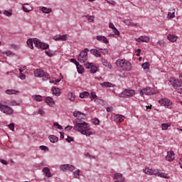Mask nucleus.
<instances>
[{
  "label": "nucleus",
  "instance_id": "17",
  "mask_svg": "<svg viewBox=\"0 0 182 182\" xmlns=\"http://www.w3.org/2000/svg\"><path fill=\"white\" fill-rule=\"evenodd\" d=\"M42 172L43 173L45 177L47 178H50L52 177V174L50 173V170H49L48 167H45L43 168Z\"/></svg>",
  "mask_w": 182,
  "mask_h": 182
},
{
  "label": "nucleus",
  "instance_id": "53",
  "mask_svg": "<svg viewBox=\"0 0 182 182\" xmlns=\"http://www.w3.org/2000/svg\"><path fill=\"white\" fill-rule=\"evenodd\" d=\"M159 103L161 104V106H166V105H167L166 101L164 100V99L159 100Z\"/></svg>",
  "mask_w": 182,
  "mask_h": 182
},
{
  "label": "nucleus",
  "instance_id": "57",
  "mask_svg": "<svg viewBox=\"0 0 182 182\" xmlns=\"http://www.w3.org/2000/svg\"><path fill=\"white\" fill-rule=\"evenodd\" d=\"M124 23H125L127 25H128V26H129V25H132V20H130V18L125 19L124 21Z\"/></svg>",
  "mask_w": 182,
  "mask_h": 182
},
{
  "label": "nucleus",
  "instance_id": "43",
  "mask_svg": "<svg viewBox=\"0 0 182 182\" xmlns=\"http://www.w3.org/2000/svg\"><path fill=\"white\" fill-rule=\"evenodd\" d=\"M157 43L161 48H164L166 46V42H164V41H163V40L158 41Z\"/></svg>",
  "mask_w": 182,
  "mask_h": 182
},
{
  "label": "nucleus",
  "instance_id": "51",
  "mask_svg": "<svg viewBox=\"0 0 182 182\" xmlns=\"http://www.w3.org/2000/svg\"><path fill=\"white\" fill-rule=\"evenodd\" d=\"M45 114L46 112L43 109H39L38 110L37 114H40V116H43Z\"/></svg>",
  "mask_w": 182,
  "mask_h": 182
},
{
  "label": "nucleus",
  "instance_id": "20",
  "mask_svg": "<svg viewBox=\"0 0 182 182\" xmlns=\"http://www.w3.org/2000/svg\"><path fill=\"white\" fill-rule=\"evenodd\" d=\"M175 16H176V9H169V11L168 12V15H167L168 19H171Z\"/></svg>",
  "mask_w": 182,
  "mask_h": 182
},
{
  "label": "nucleus",
  "instance_id": "39",
  "mask_svg": "<svg viewBox=\"0 0 182 182\" xmlns=\"http://www.w3.org/2000/svg\"><path fill=\"white\" fill-rule=\"evenodd\" d=\"M60 170L64 172L68 171V164L60 165Z\"/></svg>",
  "mask_w": 182,
  "mask_h": 182
},
{
  "label": "nucleus",
  "instance_id": "22",
  "mask_svg": "<svg viewBox=\"0 0 182 182\" xmlns=\"http://www.w3.org/2000/svg\"><path fill=\"white\" fill-rule=\"evenodd\" d=\"M41 12H43V14H52V9L50 8L43 6L41 7Z\"/></svg>",
  "mask_w": 182,
  "mask_h": 182
},
{
  "label": "nucleus",
  "instance_id": "37",
  "mask_svg": "<svg viewBox=\"0 0 182 182\" xmlns=\"http://www.w3.org/2000/svg\"><path fill=\"white\" fill-rule=\"evenodd\" d=\"M45 53H46V55H47V56H49V58H52V56H55V52H53L50 50H46Z\"/></svg>",
  "mask_w": 182,
  "mask_h": 182
},
{
  "label": "nucleus",
  "instance_id": "10",
  "mask_svg": "<svg viewBox=\"0 0 182 182\" xmlns=\"http://www.w3.org/2000/svg\"><path fill=\"white\" fill-rule=\"evenodd\" d=\"M144 95H146V96H151L153 95H157L159 93V91L156 90H154V88L151 87H146L143 89Z\"/></svg>",
  "mask_w": 182,
  "mask_h": 182
},
{
  "label": "nucleus",
  "instance_id": "33",
  "mask_svg": "<svg viewBox=\"0 0 182 182\" xmlns=\"http://www.w3.org/2000/svg\"><path fill=\"white\" fill-rule=\"evenodd\" d=\"M68 97L70 102H75V95L73 92H69L68 95Z\"/></svg>",
  "mask_w": 182,
  "mask_h": 182
},
{
  "label": "nucleus",
  "instance_id": "45",
  "mask_svg": "<svg viewBox=\"0 0 182 182\" xmlns=\"http://www.w3.org/2000/svg\"><path fill=\"white\" fill-rule=\"evenodd\" d=\"M83 114V113H82L81 112L79 111H75L73 112V116L74 117H77V119H79V116Z\"/></svg>",
  "mask_w": 182,
  "mask_h": 182
},
{
  "label": "nucleus",
  "instance_id": "64",
  "mask_svg": "<svg viewBox=\"0 0 182 182\" xmlns=\"http://www.w3.org/2000/svg\"><path fill=\"white\" fill-rule=\"evenodd\" d=\"M86 157H89V159H95V156L90 155V154L87 153L85 154Z\"/></svg>",
  "mask_w": 182,
  "mask_h": 182
},
{
  "label": "nucleus",
  "instance_id": "13",
  "mask_svg": "<svg viewBox=\"0 0 182 182\" xmlns=\"http://www.w3.org/2000/svg\"><path fill=\"white\" fill-rule=\"evenodd\" d=\"M136 42H144L145 43H149L150 42V37L148 36H141L136 39Z\"/></svg>",
  "mask_w": 182,
  "mask_h": 182
},
{
  "label": "nucleus",
  "instance_id": "1",
  "mask_svg": "<svg viewBox=\"0 0 182 182\" xmlns=\"http://www.w3.org/2000/svg\"><path fill=\"white\" fill-rule=\"evenodd\" d=\"M73 123L74 127L68 125L65 129L69 132L73 129L75 130V132H79V133H81V134H83L84 136H87V137L93 134L92 128H90V125L86 122L82 120L80 118H77L73 121Z\"/></svg>",
  "mask_w": 182,
  "mask_h": 182
},
{
  "label": "nucleus",
  "instance_id": "32",
  "mask_svg": "<svg viewBox=\"0 0 182 182\" xmlns=\"http://www.w3.org/2000/svg\"><path fill=\"white\" fill-rule=\"evenodd\" d=\"M76 68H77V73H80V75H82V73L85 72V68H83V67L80 64L77 65Z\"/></svg>",
  "mask_w": 182,
  "mask_h": 182
},
{
  "label": "nucleus",
  "instance_id": "29",
  "mask_svg": "<svg viewBox=\"0 0 182 182\" xmlns=\"http://www.w3.org/2000/svg\"><path fill=\"white\" fill-rule=\"evenodd\" d=\"M22 102L13 100L10 102V106H21Z\"/></svg>",
  "mask_w": 182,
  "mask_h": 182
},
{
  "label": "nucleus",
  "instance_id": "59",
  "mask_svg": "<svg viewBox=\"0 0 182 182\" xmlns=\"http://www.w3.org/2000/svg\"><path fill=\"white\" fill-rule=\"evenodd\" d=\"M94 102L96 103V105H100L101 103H103V100L101 99H97L94 100Z\"/></svg>",
  "mask_w": 182,
  "mask_h": 182
},
{
  "label": "nucleus",
  "instance_id": "11",
  "mask_svg": "<svg viewBox=\"0 0 182 182\" xmlns=\"http://www.w3.org/2000/svg\"><path fill=\"white\" fill-rule=\"evenodd\" d=\"M144 173L148 176H157V170L146 168L144 169Z\"/></svg>",
  "mask_w": 182,
  "mask_h": 182
},
{
  "label": "nucleus",
  "instance_id": "26",
  "mask_svg": "<svg viewBox=\"0 0 182 182\" xmlns=\"http://www.w3.org/2000/svg\"><path fill=\"white\" fill-rule=\"evenodd\" d=\"M100 86H102V87H113V84L109 82H105L100 83Z\"/></svg>",
  "mask_w": 182,
  "mask_h": 182
},
{
  "label": "nucleus",
  "instance_id": "4",
  "mask_svg": "<svg viewBox=\"0 0 182 182\" xmlns=\"http://www.w3.org/2000/svg\"><path fill=\"white\" fill-rule=\"evenodd\" d=\"M107 52H109V50L107 48H92L90 50V53L92 55H94V56H96V58H102V55H107Z\"/></svg>",
  "mask_w": 182,
  "mask_h": 182
},
{
  "label": "nucleus",
  "instance_id": "35",
  "mask_svg": "<svg viewBox=\"0 0 182 182\" xmlns=\"http://www.w3.org/2000/svg\"><path fill=\"white\" fill-rule=\"evenodd\" d=\"M73 176L75 178H80V169H77L73 172Z\"/></svg>",
  "mask_w": 182,
  "mask_h": 182
},
{
  "label": "nucleus",
  "instance_id": "14",
  "mask_svg": "<svg viewBox=\"0 0 182 182\" xmlns=\"http://www.w3.org/2000/svg\"><path fill=\"white\" fill-rule=\"evenodd\" d=\"M53 41H68V34H64L63 36L60 35H56L53 37Z\"/></svg>",
  "mask_w": 182,
  "mask_h": 182
},
{
  "label": "nucleus",
  "instance_id": "34",
  "mask_svg": "<svg viewBox=\"0 0 182 182\" xmlns=\"http://www.w3.org/2000/svg\"><path fill=\"white\" fill-rule=\"evenodd\" d=\"M101 62L104 66H106V68H108V69H112V65L109 62L106 61V60H101Z\"/></svg>",
  "mask_w": 182,
  "mask_h": 182
},
{
  "label": "nucleus",
  "instance_id": "38",
  "mask_svg": "<svg viewBox=\"0 0 182 182\" xmlns=\"http://www.w3.org/2000/svg\"><path fill=\"white\" fill-rule=\"evenodd\" d=\"M32 99H33L36 102H41L42 100V96H41V95H33Z\"/></svg>",
  "mask_w": 182,
  "mask_h": 182
},
{
  "label": "nucleus",
  "instance_id": "42",
  "mask_svg": "<svg viewBox=\"0 0 182 182\" xmlns=\"http://www.w3.org/2000/svg\"><path fill=\"white\" fill-rule=\"evenodd\" d=\"M20 4L22 6V9H23V12H26L27 14H29V12L31 11H32V9H28L26 8V6H23V4L20 3Z\"/></svg>",
  "mask_w": 182,
  "mask_h": 182
},
{
  "label": "nucleus",
  "instance_id": "60",
  "mask_svg": "<svg viewBox=\"0 0 182 182\" xmlns=\"http://www.w3.org/2000/svg\"><path fill=\"white\" fill-rule=\"evenodd\" d=\"M0 163H1V164H4V166H6L7 164H9V162H8V161L5 159H0Z\"/></svg>",
  "mask_w": 182,
  "mask_h": 182
},
{
  "label": "nucleus",
  "instance_id": "9",
  "mask_svg": "<svg viewBox=\"0 0 182 182\" xmlns=\"http://www.w3.org/2000/svg\"><path fill=\"white\" fill-rule=\"evenodd\" d=\"M36 77H43V80H48L49 79V74L45 73V72L41 69H37L34 71Z\"/></svg>",
  "mask_w": 182,
  "mask_h": 182
},
{
  "label": "nucleus",
  "instance_id": "58",
  "mask_svg": "<svg viewBox=\"0 0 182 182\" xmlns=\"http://www.w3.org/2000/svg\"><path fill=\"white\" fill-rule=\"evenodd\" d=\"M93 124L97 125L99 123H100V121L97 118H95L92 119Z\"/></svg>",
  "mask_w": 182,
  "mask_h": 182
},
{
  "label": "nucleus",
  "instance_id": "30",
  "mask_svg": "<svg viewBox=\"0 0 182 182\" xmlns=\"http://www.w3.org/2000/svg\"><path fill=\"white\" fill-rule=\"evenodd\" d=\"M26 43L30 49H33V38L28 39Z\"/></svg>",
  "mask_w": 182,
  "mask_h": 182
},
{
  "label": "nucleus",
  "instance_id": "25",
  "mask_svg": "<svg viewBox=\"0 0 182 182\" xmlns=\"http://www.w3.org/2000/svg\"><path fill=\"white\" fill-rule=\"evenodd\" d=\"M156 175L158 177H161L162 178H169L168 176L166 173L159 172V171H156Z\"/></svg>",
  "mask_w": 182,
  "mask_h": 182
},
{
  "label": "nucleus",
  "instance_id": "16",
  "mask_svg": "<svg viewBox=\"0 0 182 182\" xmlns=\"http://www.w3.org/2000/svg\"><path fill=\"white\" fill-rule=\"evenodd\" d=\"M97 41H99L100 42H102V43L107 44L109 43V40H107V38L105 36H96Z\"/></svg>",
  "mask_w": 182,
  "mask_h": 182
},
{
  "label": "nucleus",
  "instance_id": "31",
  "mask_svg": "<svg viewBox=\"0 0 182 182\" xmlns=\"http://www.w3.org/2000/svg\"><path fill=\"white\" fill-rule=\"evenodd\" d=\"M5 93H6V95H16V93H19V91L16 90H6Z\"/></svg>",
  "mask_w": 182,
  "mask_h": 182
},
{
  "label": "nucleus",
  "instance_id": "7",
  "mask_svg": "<svg viewBox=\"0 0 182 182\" xmlns=\"http://www.w3.org/2000/svg\"><path fill=\"white\" fill-rule=\"evenodd\" d=\"M134 95H136V91L134 90H124L119 94V97L127 99L129 97H133Z\"/></svg>",
  "mask_w": 182,
  "mask_h": 182
},
{
  "label": "nucleus",
  "instance_id": "55",
  "mask_svg": "<svg viewBox=\"0 0 182 182\" xmlns=\"http://www.w3.org/2000/svg\"><path fill=\"white\" fill-rule=\"evenodd\" d=\"M19 79H21V80H25V79H26V75H25V74L20 73V75H19Z\"/></svg>",
  "mask_w": 182,
  "mask_h": 182
},
{
  "label": "nucleus",
  "instance_id": "27",
  "mask_svg": "<svg viewBox=\"0 0 182 182\" xmlns=\"http://www.w3.org/2000/svg\"><path fill=\"white\" fill-rule=\"evenodd\" d=\"M89 96H90V94L89 93V92H82L80 94V99H87V97H89Z\"/></svg>",
  "mask_w": 182,
  "mask_h": 182
},
{
  "label": "nucleus",
  "instance_id": "47",
  "mask_svg": "<svg viewBox=\"0 0 182 182\" xmlns=\"http://www.w3.org/2000/svg\"><path fill=\"white\" fill-rule=\"evenodd\" d=\"M8 127L9 129L11 130V132H15V124L14 123H11L8 125Z\"/></svg>",
  "mask_w": 182,
  "mask_h": 182
},
{
  "label": "nucleus",
  "instance_id": "19",
  "mask_svg": "<svg viewBox=\"0 0 182 182\" xmlns=\"http://www.w3.org/2000/svg\"><path fill=\"white\" fill-rule=\"evenodd\" d=\"M114 120L116 123H122L124 120V117L123 115L117 114L114 117Z\"/></svg>",
  "mask_w": 182,
  "mask_h": 182
},
{
  "label": "nucleus",
  "instance_id": "15",
  "mask_svg": "<svg viewBox=\"0 0 182 182\" xmlns=\"http://www.w3.org/2000/svg\"><path fill=\"white\" fill-rule=\"evenodd\" d=\"M114 182H124V178L123 175L120 173H117L114 175Z\"/></svg>",
  "mask_w": 182,
  "mask_h": 182
},
{
  "label": "nucleus",
  "instance_id": "46",
  "mask_svg": "<svg viewBox=\"0 0 182 182\" xmlns=\"http://www.w3.org/2000/svg\"><path fill=\"white\" fill-rule=\"evenodd\" d=\"M84 66L86 69H90L93 66V63L87 62L84 64Z\"/></svg>",
  "mask_w": 182,
  "mask_h": 182
},
{
  "label": "nucleus",
  "instance_id": "23",
  "mask_svg": "<svg viewBox=\"0 0 182 182\" xmlns=\"http://www.w3.org/2000/svg\"><path fill=\"white\" fill-rule=\"evenodd\" d=\"M167 38L170 41V42L174 43L177 41L178 37L174 34H169L168 35Z\"/></svg>",
  "mask_w": 182,
  "mask_h": 182
},
{
  "label": "nucleus",
  "instance_id": "61",
  "mask_svg": "<svg viewBox=\"0 0 182 182\" xmlns=\"http://www.w3.org/2000/svg\"><path fill=\"white\" fill-rule=\"evenodd\" d=\"M70 62H72V63H75V66H77V65L79 64V62H77V60H76V59H75V58H72L70 60Z\"/></svg>",
  "mask_w": 182,
  "mask_h": 182
},
{
  "label": "nucleus",
  "instance_id": "8",
  "mask_svg": "<svg viewBox=\"0 0 182 182\" xmlns=\"http://www.w3.org/2000/svg\"><path fill=\"white\" fill-rule=\"evenodd\" d=\"M87 52H89L88 48H85L84 50L81 51L78 55L77 60L80 63H85L87 60Z\"/></svg>",
  "mask_w": 182,
  "mask_h": 182
},
{
  "label": "nucleus",
  "instance_id": "40",
  "mask_svg": "<svg viewBox=\"0 0 182 182\" xmlns=\"http://www.w3.org/2000/svg\"><path fill=\"white\" fill-rule=\"evenodd\" d=\"M90 73H96L97 72V66L92 65V66L90 68Z\"/></svg>",
  "mask_w": 182,
  "mask_h": 182
},
{
  "label": "nucleus",
  "instance_id": "56",
  "mask_svg": "<svg viewBox=\"0 0 182 182\" xmlns=\"http://www.w3.org/2000/svg\"><path fill=\"white\" fill-rule=\"evenodd\" d=\"M90 96H91V100H93V99H96V97H97V95H96V92H91Z\"/></svg>",
  "mask_w": 182,
  "mask_h": 182
},
{
  "label": "nucleus",
  "instance_id": "28",
  "mask_svg": "<svg viewBox=\"0 0 182 182\" xmlns=\"http://www.w3.org/2000/svg\"><path fill=\"white\" fill-rule=\"evenodd\" d=\"M49 140L51 143H56L59 140V138L55 135H50Z\"/></svg>",
  "mask_w": 182,
  "mask_h": 182
},
{
  "label": "nucleus",
  "instance_id": "44",
  "mask_svg": "<svg viewBox=\"0 0 182 182\" xmlns=\"http://www.w3.org/2000/svg\"><path fill=\"white\" fill-rule=\"evenodd\" d=\"M53 127H55V129H58V130H62L63 129V127L58 122H54Z\"/></svg>",
  "mask_w": 182,
  "mask_h": 182
},
{
  "label": "nucleus",
  "instance_id": "36",
  "mask_svg": "<svg viewBox=\"0 0 182 182\" xmlns=\"http://www.w3.org/2000/svg\"><path fill=\"white\" fill-rule=\"evenodd\" d=\"M2 55H6L7 56L11 57V56H14L15 53H14V52L9 50L2 52Z\"/></svg>",
  "mask_w": 182,
  "mask_h": 182
},
{
  "label": "nucleus",
  "instance_id": "50",
  "mask_svg": "<svg viewBox=\"0 0 182 182\" xmlns=\"http://www.w3.org/2000/svg\"><path fill=\"white\" fill-rule=\"evenodd\" d=\"M113 31V33H114V35H116V36H120V31H119V30H117V28H114L112 29Z\"/></svg>",
  "mask_w": 182,
  "mask_h": 182
},
{
  "label": "nucleus",
  "instance_id": "48",
  "mask_svg": "<svg viewBox=\"0 0 182 182\" xmlns=\"http://www.w3.org/2000/svg\"><path fill=\"white\" fill-rule=\"evenodd\" d=\"M4 15L6 16H12V12L9 11L8 10H4L3 12Z\"/></svg>",
  "mask_w": 182,
  "mask_h": 182
},
{
  "label": "nucleus",
  "instance_id": "5",
  "mask_svg": "<svg viewBox=\"0 0 182 182\" xmlns=\"http://www.w3.org/2000/svg\"><path fill=\"white\" fill-rule=\"evenodd\" d=\"M0 112L9 116L14 114V111L9 105H5V102H0Z\"/></svg>",
  "mask_w": 182,
  "mask_h": 182
},
{
  "label": "nucleus",
  "instance_id": "2",
  "mask_svg": "<svg viewBox=\"0 0 182 182\" xmlns=\"http://www.w3.org/2000/svg\"><path fill=\"white\" fill-rule=\"evenodd\" d=\"M115 65L126 72L132 70V63L127 60L119 58L116 60Z\"/></svg>",
  "mask_w": 182,
  "mask_h": 182
},
{
  "label": "nucleus",
  "instance_id": "6",
  "mask_svg": "<svg viewBox=\"0 0 182 182\" xmlns=\"http://www.w3.org/2000/svg\"><path fill=\"white\" fill-rule=\"evenodd\" d=\"M33 43L35 46L38 48V49H43V50H46V49L49 48V44L41 42V40L38 38H33Z\"/></svg>",
  "mask_w": 182,
  "mask_h": 182
},
{
  "label": "nucleus",
  "instance_id": "49",
  "mask_svg": "<svg viewBox=\"0 0 182 182\" xmlns=\"http://www.w3.org/2000/svg\"><path fill=\"white\" fill-rule=\"evenodd\" d=\"M168 127H170V125H168V124H161L162 130H167V129H168Z\"/></svg>",
  "mask_w": 182,
  "mask_h": 182
},
{
  "label": "nucleus",
  "instance_id": "24",
  "mask_svg": "<svg viewBox=\"0 0 182 182\" xmlns=\"http://www.w3.org/2000/svg\"><path fill=\"white\" fill-rule=\"evenodd\" d=\"M149 66H150V63L149 62H145L141 65V68L145 70V72H149V70H150V67Z\"/></svg>",
  "mask_w": 182,
  "mask_h": 182
},
{
  "label": "nucleus",
  "instance_id": "18",
  "mask_svg": "<svg viewBox=\"0 0 182 182\" xmlns=\"http://www.w3.org/2000/svg\"><path fill=\"white\" fill-rule=\"evenodd\" d=\"M45 101L46 103L48 105V106H50V107H53L55 106V101L53 100V98L50 97H46Z\"/></svg>",
  "mask_w": 182,
  "mask_h": 182
},
{
  "label": "nucleus",
  "instance_id": "21",
  "mask_svg": "<svg viewBox=\"0 0 182 182\" xmlns=\"http://www.w3.org/2000/svg\"><path fill=\"white\" fill-rule=\"evenodd\" d=\"M51 92L55 96H60V90L56 87H52Z\"/></svg>",
  "mask_w": 182,
  "mask_h": 182
},
{
  "label": "nucleus",
  "instance_id": "62",
  "mask_svg": "<svg viewBox=\"0 0 182 182\" xmlns=\"http://www.w3.org/2000/svg\"><path fill=\"white\" fill-rule=\"evenodd\" d=\"M109 28H110L111 29L116 28V27L114 26V24H113V23H112V22L109 23Z\"/></svg>",
  "mask_w": 182,
  "mask_h": 182
},
{
  "label": "nucleus",
  "instance_id": "12",
  "mask_svg": "<svg viewBox=\"0 0 182 182\" xmlns=\"http://www.w3.org/2000/svg\"><path fill=\"white\" fill-rule=\"evenodd\" d=\"M176 154H174V151H168L167 152V155L166 156L165 159L166 161H173L175 159Z\"/></svg>",
  "mask_w": 182,
  "mask_h": 182
},
{
  "label": "nucleus",
  "instance_id": "52",
  "mask_svg": "<svg viewBox=\"0 0 182 182\" xmlns=\"http://www.w3.org/2000/svg\"><path fill=\"white\" fill-rule=\"evenodd\" d=\"M40 150H43V151H46L47 150H49V148L46 146L41 145L39 146Z\"/></svg>",
  "mask_w": 182,
  "mask_h": 182
},
{
  "label": "nucleus",
  "instance_id": "63",
  "mask_svg": "<svg viewBox=\"0 0 182 182\" xmlns=\"http://www.w3.org/2000/svg\"><path fill=\"white\" fill-rule=\"evenodd\" d=\"M11 48L12 49H14V50H17L18 49V46L16 44H11Z\"/></svg>",
  "mask_w": 182,
  "mask_h": 182
},
{
  "label": "nucleus",
  "instance_id": "3",
  "mask_svg": "<svg viewBox=\"0 0 182 182\" xmlns=\"http://www.w3.org/2000/svg\"><path fill=\"white\" fill-rule=\"evenodd\" d=\"M169 82L176 92L180 95H182V80H176L174 78H170Z\"/></svg>",
  "mask_w": 182,
  "mask_h": 182
},
{
  "label": "nucleus",
  "instance_id": "54",
  "mask_svg": "<svg viewBox=\"0 0 182 182\" xmlns=\"http://www.w3.org/2000/svg\"><path fill=\"white\" fill-rule=\"evenodd\" d=\"M87 21L88 22H94L95 21V17L93 16H87Z\"/></svg>",
  "mask_w": 182,
  "mask_h": 182
},
{
  "label": "nucleus",
  "instance_id": "41",
  "mask_svg": "<svg viewBox=\"0 0 182 182\" xmlns=\"http://www.w3.org/2000/svg\"><path fill=\"white\" fill-rule=\"evenodd\" d=\"M68 167V171H73L74 170H76V167L73 165L67 164Z\"/></svg>",
  "mask_w": 182,
  "mask_h": 182
}]
</instances>
